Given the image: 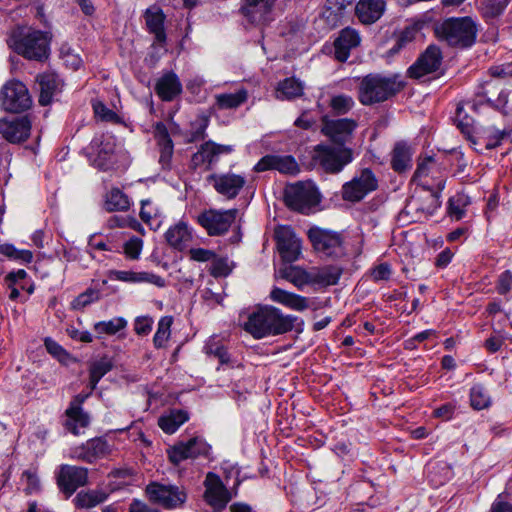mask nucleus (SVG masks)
Listing matches in <instances>:
<instances>
[{"mask_svg":"<svg viewBox=\"0 0 512 512\" xmlns=\"http://www.w3.org/2000/svg\"><path fill=\"white\" fill-rule=\"evenodd\" d=\"M440 204V191L423 186L409 198L404 213L409 216L411 222H422L432 216Z\"/></svg>","mask_w":512,"mask_h":512,"instance_id":"4","label":"nucleus"},{"mask_svg":"<svg viewBox=\"0 0 512 512\" xmlns=\"http://www.w3.org/2000/svg\"><path fill=\"white\" fill-rule=\"evenodd\" d=\"M287 205L301 213H308L320 201L319 192L312 181L298 182L286 188Z\"/></svg>","mask_w":512,"mask_h":512,"instance_id":"7","label":"nucleus"},{"mask_svg":"<svg viewBox=\"0 0 512 512\" xmlns=\"http://www.w3.org/2000/svg\"><path fill=\"white\" fill-rule=\"evenodd\" d=\"M65 414V427L74 435H79L80 429L86 428L90 423V417L83 409L67 408Z\"/></svg>","mask_w":512,"mask_h":512,"instance_id":"40","label":"nucleus"},{"mask_svg":"<svg viewBox=\"0 0 512 512\" xmlns=\"http://www.w3.org/2000/svg\"><path fill=\"white\" fill-rule=\"evenodd\" d=\"M435 33L450 46L467 48L476 40L477 26L471 17L449 18L436 26Z\"/></svg>","mask_w":512,"mask_h":512,"instance_id":"3","label":"nucleus"},{"mask_svg":"<svg viewBox=\"0 0 512 512\" xmlns=\"http://www.w3.org/2000/svg\"><path fill=\"white\" fill-rule=\"evenodd\" d=\"M281 277L298 289H302L305 285L311 284V271H306L298 266H289L280 271Z\"/></svg>","mask_w":512,"mask_h":512,"instance_id":"43","label":"nucleus"},{"mask_svg":"<svg viewBox=\"0 0 512 512\" xmlns=\"http://www.w3.org/2000/svg\"><path fill=\"white\" fill-rule=\"evenodd\" d=\"M310 271L311 284L320 286H331L337 284L342 274V268L334 265L314 268Z\"/></svg>","mask_w":512,"mask_h":512,"instance_id":"37","label":"nucleus"},{"mask_svg":"<svg viewBox=\"0 0 512 512\" xmlns=\"http://www.w3.org/2000/svg\"><path fill=\"white\" fill-rule=\"evenodd\" d=\"M160 216V210L152 200L141 201L140 217L146 223L151 225V221Z\"/></svg>","mask_w":512,"mask_h":512,"instance_id":"58","label":"nucleus"},{"mask_svg":"<svg viewBox=\"0 0 512 512\" xmlns=\"http://www.w3.org/2000/svg\"><path fill=\"white\" fill-rule=\"evenodd\" d=\"M92 164L102 171L111 169L114 165L115 139L108 134L95 136L89 146Z\"/></svg>","mask_w":512,"mask_h":512,"instance_id":"12","label":"nucleus"},{"mask_svg":"<svg viewBox=\"0 0 512 512\" xmlns=\"http://www.w3.org/2000/svg\"><path fill=\"white\" fill-rule=\"evenodd\" d=\"M189 253L191 259L198 262L212 261L215 257V253L212 250L204 248H194Z\"/></svg>","mask_w":512,"mask_h":512,"instance_id":"63","label":"nucleus"},{"mask_svg":"<svg viewBox=\"0 0 512 512\" xmlns=\"http://www.w3.org/2000/svg\"><path fill=\"white\" fill-rule=\"evenodd\" d=\"M384 11L383 0H359L355 7V13L363 24L376 22Z\"/></svg>","mask_w":512,"mask_h":512,"instance_id":"31","label":"nucleus"},{"mask_svg":"<svg viewBox=\"0 0 512 512\" xmlns=\"http://www.w3.org/2000/svg\"><path fill=\"white\" fill-rule=\"evenodd\" d=\"M384 100V77L369 74L365 76L359 87V101L363 105H372Z\"/></svg>","mask_w":512,"mask_h":512,"instance_id":"23","label":"nucleus"},{"mask_svg":"<svg viewBox=\"0 0 512 512\" xmlns=\"http://www.w3.org/2000/svg\"><path fill=\"white\" fill-rule=\"evenodd\" d=\"M361 43V37L357 30L346 27L342 29L339 36L334 41V55L340 62H345L352 49L358 47Z\"/></svg>","mask_w":512,"mask_h":512,"instance_id":"26","label":"nucleus"},{"mask_svg":"<svg viewBox=\"0 0 512 512\" xmlns=\"http://www.w3.org/2000/svg\"><path fill=\"white\" fill-rule=\"evenodd\" d=\"M353 2L354 0H327L324 15L327 18L333 17V20L336 21L341 12Z\"/></svg>","mask_w":512,"mask_h":512,"instance_id":"57","label":"nucleus"},{"mask_svg":"<svg viewBox=\"0 0 512 512\" xmlns=\"http://www.w3.org/2000/svg\"><path fill=\"white\" fill-rule=\"evenodd\" d=\"M165 237L170 246L183 250L190 242L192 235L187 224L179 222L167 230Z\"/></svg>","mask_w":512,"mask_h":512,"instance_id":"38","label":"nucleus"},{"mask_svg":"<svg viewBox=\"0 0 512 512\" xmlns=\"http://www.w3.org/2000/svg\"><path fill=\"white\" fill-rule=\"evenodd\" d=\"M307 234L313 248L323 256L338 259L346 255V245L340 233L312 227Z\"/></svg>","mask_w":512,"mask_h":512,"instance_id":"6","label":"nucleus"},{"mask_svg":"<svg viewBox=\"0 0 512 512\" xmlns=\"http://www.w3.org/2000/svg\"><path fill=\"white\" fill-rule=\"evenodd\" d=\"M2 108L11 113H21L32 106V99L25 84L18 80L8 81L0 91Z\"/></svg>","mask_w":512,"mask_h":512,"instance_id":"8","label":"nucleus"},{"mask_svg":"<svg viewBox=\"0 0 512 512\" xmlns=\"http://www.w3.org/2000/svg\"><path fill=\"white\" fill-rule=\"evenodd\" d=\"M93 110L95 113V116L99 118L102 121L105 122H111V123H119L120 117L117 115L116 112L109 109L104 105L102 102H96L93 104Z\"/></svg>","mask_w":512,"mask_h":512,"instance_id":"59","label":"nucleus"},{"mask_svg":"<svg viewBox=\"0 0 512 512\" xmlns=\"http://www.w3.org/2000/svg\"><path fill=\"white\" fill-rule=\"evenodd\" d=\"M141 249L142 241L138 238L129 240L124 246L126 255L131 259H137L140 255Z\"/></svg>","mask_w":512,"mask_h":512,"instance_id":"64","label":"nucleus"},{"mask_svg":"<svg viewBox=\"0 0 512 512\" xmlns=\"http://www.w3.org/2000/svg\"><path fill=\"white\" fill-rule=\"evenodd\" d=\"M357 122L350 118L332 119L322 117L321 132L328 137L334 145L344 146L352 138Z\"/></svg>","mask_w":512,"mask_h":512,"instance_id":"15","label":"nucleus"},{"mask_svg":"<svg viewBox=\"0 0 512 512\" xmlns=\"http://www.w3.org/2000/svg\"><path fill=\"white\" fill-rule=\"evenodd\" d=\"M107 499V494L102 490H87L80 491L75 498L73 503L77 508L80 509H91Z\"/></svg>","mask_w":512,"mask_h":512,"instance_id":"39","label":"nucleus"},{"mask_svg":"<svg viewBox=\"0 0 512 512\" xmlns=\"http://www.w3.org/2000/svg\"><path fill=\"white\" fill-rule=\"evenodd\" d=\"M60 490L70 497L79 488L88 484V469L80 466L63 464L57 473Z\"/></svg>","mask_w":512,"mask_h":512,"instance_id":"16","label":"nucleus"},{"mask_svg":"<svg viewBox=\"0 0 512 512\" xmlns=\"http://www.w3.org/2000/svg\"><path fill=\"white\" fill-rule=\"evenodd\" d=\"M278 252L283 261L292 263L301 254V241L289 226H280L275 230Z\"/></svg>","mask_w":512,"mask_h":512,"instance_id":"17","label":"nucleus"},{"mask_svg":"<svg viewBox=\"0 0 512 512\" xmlns=\"http://www.w3.org/2000/svg\"><path fill=\"white\" fill-rule=\"evenodd\" d=\"M254 170L256 172L276 170L283 174L296 175L300 168L291 155H266L257 162Z\"/></svg>","mask_w":512,"mask_h":512,"instance_id":"21","label":"nucleus"},{"mask_svg":"<svg viewBox=\"0 0 512 512\" xmlns=\"http://www.w3.org/2000/svg\"><path fill=\"white\" fill-rule=\"evenodd\" d=\"M182 84L174 72L163 74L156 82L155 92L162 101H172L182 93Z\"/></svg>","mask_w":512,"mask_h":512,"instance_id":"29","label":"nucleus"},{"mask_svg":"<svg viewBox=\"0 0 512 512\" xmlns=\"http://www.w3.org/2000/svg\"><path fill=\"white\" fill-rule=\"evenodd\" d=\"M230 272L231 268L228 264L227 258H219L215 256L214 259H212V264L210 267L211 275L214 277H225L229 275Z\"/></svg>","mask_w":512,"mask_h":512,"instance_id":"60","label":"nucleus"},{"mask_svg":"<svg viewBox=\"0 0 512 512\" xmlns=\"http://www.w3.org/2000/svg\"><path fill=\"white\" fill-rule=\"evenodd\" d=\"M412 155V149L407 143H396L391 151V168L398 174L409 171L412 167Z\"/></svg>","mask_w":512,"mask_h":512,"instance_id":"30","label":"nucleus"},{"mask_svg":"<svg viewBox=\"0 0 512 512\" xmlns=\"http://www.w3.org/2000/svg\"><path fill=\"white\" fill-rule=\"evenodd\" d=\"M296 316L285 315L274 306H262L252 312L244 329L256 339L285 334L294 328Z\"/></svg>","mask_w":512,"mask_h":512,"instance_id":"1","label":"nucleus"},{"mask_svg":"<svg viewBox=\"0 0 512 512\" xmlns=\"http://www.w3.org/2000/svg\"><path fill=\"white\" fill-rule=\"evenodd\" d=\"M130 207L128 196L119 188H112L106 195L105 209L109 212L126 211Z\"/></svg>","mask_w":512,"mask_h":512,"instance_id":"44","label":"nucleus"},{"mask_svg":"<svg viewBox=\"0 0 512 512\" xmlns=\"http://www.w3.org/2000/svg\"><path fill=\"white\" fill-rule=\"evenodd\" d=\"M270 299L295 311H304L309 307L308 299L301 295L274 287L270 292Z\"/></svg>","mask_w":512,"mask_h":512,"instance_id":"32","label":"nucleus"},{"mask_svg":"<svg viewBox=\"0 0 512 512\" xmlns=\"http://www.w3.org/2000/svg\"><path fill=\"white\" fill-rule=\"evenodd\" d=\"M303 86L300 81L295 78H287L279 83L277 88L278 98L293 99L301 96Z\"/></svg>","mask_w":512,"mask_h":512,"instance_id":"48","label":"nucleus"},{"mask_svg":"<svg viewBox=\"0 0 512 512\" xmlns=\"http://www.w3.org/2000/svg\"><path fill=\"white\" fill-rule=\"evenodd\" d=\"M233 151L231 145L217 144L211 140L203 143L196 153L192 155L191 164L193 168L205 166L206 170L212 168L219 161L223 154H230Z\"/></svg>","mask_w":512,"mask_h":512,"instance_id":"19","label":"nucleus"},{"mask_svg":"<svg viewBox=\"0 0 512 512\" xmlns=\"http://www.w3.org/2000/svg\"><path fill=\"white\" fill-rule=\"evenodd\" d=\"M44 345L47 352L54 358H56L59 362L67 364L71 359L70 354L55 340L51 338H46L44 341Z\"/></svg>","mask_w":512,"mask_h":512,"instance_id":"56","label":"nucleus"},{"mask_svg":"<svg viewBox=\"0 0 512 512\" xmlns=\"http://www.w3.org/2000/svg\"><path fill=\"white\" fill-rule=\"evenodd\" d=\"M211 446L200 437H192L187 441H180L167 450L169 460L178 465L184 460L200 456L207 457Z\"/></svg>","mask_w":512,"mask_h":512,"instance_id":"13","label":"nucleus"},{"mask_svg":"<svg viewBox=\"0 0 512 512\" xmlns=\"http://www.w3.org/2000/svg\"><path fill=\"white\" fill-rule=\"evenodd\" d=\"M354 100L351 96L340 94L331 98L329 106L338 115L348 113L354 107Z\"/></svg>","mask_w":512,"mask_h":512,"instance_id":"53","label":"nucleus"},{"mask_svg":"<svg viewBox=\"0 0 512 512\" xmlns=\"http://www.w3.org/2000/svg\"><path fill=\"white\" fill-rule=\"evenodd\" d=\"M207 182L222 196L234 199L246 184V179L235 173H214L207 177Z\"/></svg>","mask_w":512,"mask_h":512,"instance_id":"18","label":"nucleus"},{"mask_svg":"<svg viewBox=\"0 0 512 512\" xmlns=\"http://www.w3.org/2000/svg\"><path fill=\"white\" fill-rule=\"evenodd\" d=\"M146 26L150 33L155 35L158 42H164L166 34L164 30L165 15L159 6L153 5L144 12Z\"/></svg>","mask_w":512,"mask_h":512,"instance_id":"36","label":"nucleus"},{"mask_svg":"<svg viewBox=\"0 0 512 512\" xmlns=\"http://www.w3.org/2000/svg\"><path fill=\"white\" fill-rule=\"evenodd\" d=\"M427 177L437 179L436 187L439 191L444 189L445 181L441 175V166L434 156H420L418 158L417 168L413 175V181L422 186L428 183L425 180Z\"/></svg>","mask_w":512,"mask_h":512,"instance_id":"22","label":"nucleus"},{"mask_svg":"<svg viewBox=\"0 0 512 512\" xmlns=\"http://www.w3.org/2000/svg\"><path fill=\"white\" fill-rule=\"evenodd\" d=\"M8 45L28 60L43 61L49 55L47 33L26 26H18L11 31Z\"/></svg>","mask_w":512,"mask_h":512,"instance_id":"2","label":"nucleus"},{"mask_svg":"<svg viewBox=\"0 0 512 512\" xmlns=\"http://www.w3.org/2000/svg\"><path fill=\"white\" fill-rule=\"evenodd\" d=\"M442 55L437 46L430 45L418 60L409 68L408 72L412 78H420L426 74L436 71L441 64Z\"/></svg>","mask_w":512,"mask_h":512,"instance_id":"24","label":"nucleus"},{"mask_svg":"<svg viewBox=\"0 0 512 512\" xmlns=\"http://www.w3.org/2000/svg\"><path fill=\"white\" fill-rule=\"evenodd\" d=\"M312 159L324 171L338 173L352 161V151L341 145L319 144L314 148Z\"/></svg>","mask_w":512,"mask_h":512,"instance_id":"5","label":"nucleus"},{"mask_svg":"<svg viewBox=\"0 0 512 512\" xmlns=\"http://www.w3.org/2000/svg\"><path fill=\"white\" fill-rule=\"evenodd\" d=\"M112 453V446L103 437H95L70 450V457L89 464L107 458Z\"/></svg>","mask_w":512,"mask_h":512,"instance_id":"14","label":"nucleus"},{"mask_svg":"<svg viewBox=\"0 0 512 512\" xmlns=\"http://www.w3.org/2000/svg\"><path fill=\"white\" fill-rule=\"evenodd\" d=\"M216 105L219 109H235L246 102L248 92L246 89H239L234 93H222L215 96Z\"/></svg>","mask_w":512,"mask_h":512,"instance_id":"42","label":"nucleus"},{"mask_svg":"<svg viewBox=\"0 0 512 512\" xmlns=\"http://www.w3.org/2000/svg\"><path fill=\"white\" fill-rule=\"evenodd\" d=\"M204 484L206 488L204 493L206 502L215 510L225 508L231 500V495L220 477L210 472L207 474Z\"/></svg>","mask_w":512,"mask_h":512,"instance_id":"20","label":"nucleus"},{"mask_svg":"<svg viewBox=\"0 0 512 512\" xmlns=\"http://www.w3.org/2000/svg\"><path fill=\"white\" fill-rule=\"evenodd\" d=\"M146 493L153 503L166 509H174L186 501L184 490L175 485L152 482L146 487Z\"/></svg>","mask_w":512,"mask_h":512,"instance_id":"11","label":"nucleus"},{"mask_svg":"<svg viewBox=\"0 0 512 512\" xmlns=\"http://www.w3.org/2000/svg\"><path fill=\"white\" fill-rule=\"evenodd\" d=\"M153 134L159 149V163L163 169H168L171 165L174 144L166 125L163 122H157L154 125Z\"/></svg>","mask_w":512,"mask_h":512,"instance_id":"27","label":"nucleus"},{"mask_svg":"<svg viewBox=\"0 0 512 512\" xmlns=\"http://www.w3.org/2000/svg\"><path fill=\"white\" fill-rule=\"evenodd\" d=\"M471 406L476 410L487 408L490 405V397L481 385H475L470 392Z\"/></svg>","mask_w":512,"mask_h":512,"instance_id":"54","label":"nucleus"},{"mask_svg":"<svg viewBox=\"0 0 512 512\" xmlns=\"http://www.w3.org/2000/svg\"><path fill=\"white\" fill-rule=\"evenodd\" d=\"M209 125V118L207 116H200L191 125V130L187 134L186 142L193 143L204 140L206 138V129Z\"/></svg>","mask_w":512,"mask_h":512,"instance_id":"51","label":"nucleus"},{"mask_svg":"<svg viewBox=\"0 0 512 512\" xmlns=\"http://www.w3.org/2000/svg\"><path fill=\"white\" fill-rule=\"evenodd\" d=\"M275 0H243L241 11L252 24H262L268 20V14Z\"/></svg>","mask_w":512,"mask_h":512,"instance_id":"28","label":"nucleus"},{"mask_svg":"<svg viewBox=\"0 0 512 512\" xmlns=\"http://www.w3.org/2000/svg\"><path fill=\"white\" fill-rule=\"evenodd\" d=\"M37 82L40 88L39 103L42 106L49 105L60 89L58 76L52 72H45L37 76Z\"/></svg>","mask_w":512,"mask_h":512,"instance_id":"33","label":"nucleus"},{"mask_svg":"<svg viewBox=\"0 0 512 512\" xmlns=\"http://www.w3.org/2000/svg\"><path fill=\"white\" fill-rule=\"evenodd\" d=\"M127 322L123 318H114L109 321H100L94 325L98 334L113 335L125 328Z\"/></svg>","mask_w":512,"mask_h":512,"instance_id":"52","label":"nucleus"},{"mask_svg":"<svg viewBox=\"0 0 512 512\" xmlns=\"http://www.w3.org/2000/svg\"><path fill=\"white\" fill-rule=\"evenodd\" d=\"M173 318L171 316L161 317L158 322L157 331L153 337V344L155 348L161 349L166 346V343L171 336V326Z\"/></svg>","mask_w":512,"mask_h":512,"instance_id":"47","label":"nucleus"},{"mask_svg":"<svg viewBox=\"0 0 512 512\" xmlns=\"http://www.w3.org/2000/svg\"><path fill=\"white\" fill-rule=\"evenodd\" d=\"M511 0H480V11L485 18H496L500 16Z\"/></svg>","mask_w":512,"mask_h":512,"instance_id":"49","label":"nucleus"},{"mask_svg":"<svg viewBox=\"0 0 512 512\" xmlns=\"http://www.w3.org/2000/svg\"><path fill=\"white\" fill-rule=\"evenodd\" d=\"M113 274L115 279L118 281L129 283H149L159 288L166 286L165 279L152 272L115 271Z\"/></svg>","mask_w":512,"mask_h":512,"instance_id":"34","label":"nucleus"},{"mask_svg":"<svg viewBox=\"0 0 512 512\" xmlns=\"http://www.w3.org/2000/svg\"><path fill=\"white\" fill-rule=\"evenodd\" d=\"M113 368L112 362L104 357L100 360L94 361L89 367V386L93 391L100 379L106 375Z\"/></svg>","mask_w":512,"mask_h":512,"instance_id":"45","label":"nucleus"},{"mask_svg":"<svg viewBox=\"0 0 512 512\" xmlns=\"http://www.w3.org/2000/svg\"><path fill=\"white\" fill-rule=\"evenodd\" d=\"M237 209L204 211L198 216V222L210 236L225 234L236 220Z\"/></svg>","mask_w":512,"mask_h":512,"instance_id":"10","label":"nucleus"},{"mask_svg":"<svg viewBox=\"0 0 512 512\" xmlns=\"http://www.w3.org/2000/svg\"><path fill=\"white\" fill-rule=\"evenodd\" d=\"M500 88V83L495 79H490L485 81L478 92V94L484 98L488 102H492L495 100V96Z\"/></svg>","mask_w":512,"mask_h":512,"instance_id":"61","label":"nucleus"},{"mask_svg":"<svg viewBox=\"0 0 512 512\" xmlns=\"http://www.w3.org/2000/svg\"><path fill=\"white\" fill-rule=\"evenodd\" d=\"M470 204V199L467 195L457 194L449 199L448 212L449 215L455 220H460L465 215V209Z\"/></svg>","mask_w":512,"mask_h":512,"instance_id":"50","label":"nucleus"},{"mask_svg":"<svg viewBox=\"0 0 512 512\" xmlns=\"http://www.w3.org/2000/svg\"><path fill=\"white\" fill-rule=\"evenodd\" d=\"M404 85V79L400 75L386 78V99L399 93L404 88Z\"/></svg>","mask_w":512,"mask_h":512,"instance_id":"62","label":"nucleus"},{"mask_svg":"<svg viewBox=\"0 0 512 512\" xmlns=\"http://www.w3.org/2000/svg\"><path fill=\"white\" fill-rule=\"evenodd\" d=\"M99 299H100V292L96 289L88 288L86 291L79 294L72 301V308L75 310H81Z\"/></svg>","mask_w":512,"mask_h":512,"instance_id":"55","label":"nucleus"},{"mask_svg":"<svg viewBox=\"0 0 512 512\" xmlns=\"http://www.w3.org/2000/svg\"><path fill=\"white\" fill-rule=\"evenodd\" d=\"M188 420V414L183 410H172L168 415L159 418V427L168 434H173Z\"/></svg>","mask_w":512,"mask_h":512,"instance_id":"41","label":"nucleus"},{"mask_svg":"<svg viewBox=\"0 0 512 512\" xmlns=\"http://www.w3.org/2000/svg\"><path fill=\"white\" fill-rule=\"evenodd\" d=\"M31 131V121L27 116L12 120H0V134L9 142L17 143L25 141Z\"/></svg>","mask_w":512,"mask_h":512,"instance_id":"25","label":"nucleus"},{"mask_svg":"<svg viewBox=\"0 0 512 512\" xmlns=\"http://www.w3.org/2000/svg\"><path fill=\"white\" fill-rule=\"evenodd\" d=\"M378 181L374 173L366 168L359 175H356L351 181L342 186L341 194L345 201L359 202L366 195L376 190Z\"/></svg>","mask_w":512,"mask_h":512,"instance_id":"9","label":"nucleus"},{"mask_svg":"<svg viewBox=\"0 0 512 512\" xmlns=\"http://www.w3.org/2000/svg\"><path fill=\"white\" fill-rule=\"evenodd\" d=\"M113 274L115 279L118 281L129 283H149L159 288L166 286L165 279L152 272L115 271Z\"/></svg>","mask_w":512,"mask_h":512,"instance_id":"35","label":"nucleus"},{"mask_svg":"<svg viewBox=\"0 0 512 512\" xmlns=\"http://www.w3.org/2000/svg\"><path fill=\"white\" fill-rule=\"evenodd\" d=\"M509 135L510 131L488 126L482 129L480 138L483 140L486 149H494Z\"/></svg>","mask_w":512,"mask_h":512,"instance_id":"46","label":"nucleus"}]
</instances>
